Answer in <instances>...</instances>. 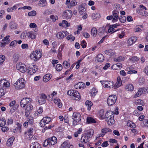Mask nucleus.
<instances>
[{"mask_svg": "<svg viewBox=\"0 0 148 148\" xmlns=\"http://www.w3.org/2000/svg\"><path fill=\"white\" fill-rule=\"evenodd\" d=\"M19 55L17 53H15L13 56V60L15 62H17L18 59L19 58Z\"/></svg>", "mask_w": 148, "mask_h": 148, "instance_id": "44", "label": "nucleus"}, {"mask_svg": "<svg viewBox=\"0 0 148 148\" xmlns=\"http://www.w3.org/2000/svg\"><path fill=\"white\" fill-rule=\"evenodd\" d=\"M48 139L50 145H53L57 142V138L54 136H53L51 138H48Z\"/></svg>", "mask_w": 148, "mask_h": 148, "instance_id": "20", "label": "nucleus"}, {"mask_svg": "<svg viewBox=\"0 0 148 148\" xmlns=\"http://www.w3.org/2000/svg\"><path fill=\"white\" fill-rule=\"evenodd\" d=\"M73 119H77L78 120H81V115L78 112H74L73 115Z\"/></svg>", "mask_w": 148, "mask_h": 148, "instance_id": "23", "label": "nucleus"}, {"mask_svg": "<svg viewBox=\"0 0 148 148\" xmlns=\"http://www.w3.org/2000/svg\"><path fill=\"white\" fill-rule=\"evenodd\" d=\"M114 114L117 115L119 114L118 108L116 107L115 110V112L112 111H108L105 114V118L108 119L110 118V116H112V115H114Z\"/></svg>", "mask_w": 148, "mask_h": 148, "instance_id": "7", "label": "nucleus"}, {"mask_svg": "<svg viewBox=\"0 0 148 148\" xmlns=\"http://www.w3.org/2000/svg\"><path fill=\"white\" fill-rule=\"evenodd\" d=\"M36 12L35 10H33L29 12L28 14V15L29 16H34L36 15Z\"/></svg>", "mask_w": 148, "mask_h": 148, "instance_id": "45", "label": "nucleus"}, {"mask_svg": "<svg viewBox=\"0 0 148 148\" xmlns=\"http://www.w3.org/2000/svg\"><path fill=\"white\" fill-rule=\"evenodd\" d=\"M25 81L23 78L18 79L16 82L14 84V86L16 89L18 90L21 89L25 87Z\"/></svg>", "mask_w": 148, "mask_h": 148, "instance_id": "2", "label": "nucleus"}, {"mask_svg": "<svg viewBox=\"0 0 148 148\" xmlns=\"http://www.w3.org/2000/svg\"><path fill=\"white\" fill-rule=\"evenodd\" d=\"M16 68L22 73H24L26 71V67L25 65L21 62L18 63L16 65Z\"/></svg>", "mask_w": 148, "mask_h": 148, "instance_id": "5", "label": "nucleus"}, {"mask_svg": "<svg viewBox=\"0 0 148 148\" xmlns=\"http://www.w3.org/2000/svg\"><path fill=\"white\" fill-rule=\"evenodd\" d=\"M86 132L87 133H86V136H87L89 138L92 137L93 135L94 134V130L91 129L88 130Z\"/></svg>", "mask_w": 148, "mask_h": 148, "instance_id": "25", "label": "nucleus"}, {"mask_svg": "<svg viewBox=\"0 0 148 148\" xmlns=\"http://www.w3.org/2000/svg\"><path fill=\"white\" fill-rule=\"evenodd\" d=\"M97 92V91L95 90V88H93L91 91L90 93L91 94V96L93 97L95 96Z\"/></svg>", "mask_w": 148, "mask_h": 148, "instance_id": "51", "label": "nucleus"}, {"mask_svg": "<svg viewBox=\"0 0 148 148\" xmlns=\"http://www.w3.org/2000/svg\"><path fill=\"white\" fill-rule=\"evenodd\" d=\"M136 37H132L129 39L127 42V44L129 46H131L137 40Z\"/></svg>", "mask_w": 148, "mask_h": 148, "instance_id": "21", "label": "nucleus"}, {"mask_svg": "<svg viewBox=\"0 0 148 148\" xmlns=\"http://www.w3.org/2000/svg\"><path fill=\"white\" fill-rule=\"evenodd\" d=\"M70 146L69 143L66 141L62 144L60 148H69Z\"/></svg>", "mask_w": 148, "mask_h": 148, "instance_id": "27", "label": "nucleus"}, {"mask_svg": "<svg viewBox=\"0 0 148 148\" xmlns=\"http://www.w3.org/2000/svg\"><path fill=\"white\" fill-rule=\"evenodd\" d=\"M147 10V9H138L136 11L137 12L140 14L144 16H147L148 14V13L146 11Z\"/></svg>", "mask_w": 148, "mask_h": 148, "instance_id": "15", "label": "nucleus"}, {"mask_svg": "<svg viewBox=\"0 0 148 148\" xmlns=\"http://www.w3.org/2000/svg\"><path fill=\"white\" fill-rule=\"evenodd\" d=\"M85 3H82L78 7V10L80 14H83L86 11V9L85 8Z\"/></svg>", "mask_w": 148, "mask_h": 148, "instance_id": "16", "label": "nucleus"}, {"mask_svg": "<svg viewBox=\"0 0 148 148\" xmlns=\"http://www.w3.org/2000/svg\"><path fill=\"white\" fill-rule=\"evenodd\" d=\"M13 122V119L11 118H10L8 119L7 124L8 125L12 124Z\"/></svg>", "mask_w": 148, "mask_h": 148, "instance_id": "57", "label": "nucleus"}, {"mask_svg": "<svg viewBox=\"0 0 148 148\" xmlns=\"http://www.w3.org/2000/svg\"><path fill=\"white\" fill-rule=\"evenodd\" d=\"M119 20L122 23H125L126 20V17L124 16H121L119 18Z\"/></svg>", "mask_w": 148, "mask_h": 148, "instance_id": "48", "label": "nucleus"}, {"mask_svg": "<svg viewBox=\"0 0 148 148\" xmlns=\"http://www.w3.org/2000/svg\"><path fill=\"white\" fill-rule=\"evenodd\" d=\"M33 109V106L31 104H28L26 106L25 110V116L26 117L28 116Z\"/></svg>", "mask_w": 148, "mask_h": 148, "instance_id": "9", "label": "nucleus"}, {"mask_svg": "<svg viewBox=\"0 0 148 148\" xmlns=\"http://www.w3.org/2000/svg\"><path fill=\"white\" fill-rule=\"evenodd\" d=\"M139 89L142 94L146 93L147 91V89L144 87L140 88Z\"/></svg>", "mask_w": 148, "mask_h": 148, "instance_id": "56", "label": "nucleus"}, {"mask_svg": "<svg viewBox=\"0 0 148 148\" xmlns=\"http://www.w3.org/2000/svg\"><path fill=\"white\" fill-rule=\"evenodd\" d=\"M127 125L132 128H134L136 127L135 124L132 122H128Z\"/></svg>", "mask_w": 148, "mask_h": 148, "instance_id": "50", "label": "nucleus"}, {"mask_svg": "<svg viewBox=\"0 0 148 148\" xmlns=\"http://www.w3.org/2000/svg\"><path fill=\"white\" fill-rule=\"evenodd\" d=\"M50 18L53 20V21L55 22L56 20H57L58 18L57 16H54V15H52L50 16Z\"/></svg>", "mask_w": 148, "mask_h": 148, "instance_id": "60", "label": "nucleus"}, {"mask_svg": "<svg viewBox=\"0 0 148 148\" xmlns=\"http://www.w3.org/2000/svg\"><path fill=\"white\" fill-rule=\"evenodd\" d=\"M27 36L29 38L32 39H35L36 38V35L33 31H30L27 33Z\"/></svg>", "mask_w": 148, "mask_h": 148, "instance_id": "26", "label": "nucleus"}, {"mask_svg": "<svg viewBox=\"0 0 148 148\" xmlns=\"http://www.w3.org/2000/svg\"><path fill=\"white\" fill-rule=\"evenodd\" d=\"M85 84L83 82H79L75 86L76 89H83L84 88Z\"/></svg>", "mask_w": 148, "mask_h": 148, "instance_id": "24", "label": "nucleus"}, {"mask_svg": "<svg viewBox=\"0 0 148 148\" xmlns=\"http://www.w3.org/2000/svg\"><path fill=\"white\" fill-rule=\"evenodd\" d=\"M30 148H41L40 145L37 142L32 143L30 146Z\"/></svg>", "mask_w": 148, "mask_h": 148, "instance_id": "30", "label": "nucleus"}, {"mask_svg": "<svg viewBox=\"0 0 148 148\" xmlns=\"http://www.w3.org/2000/svg\"><path fill=\"white\" fill-rule=\"evenodd\" d=\"M112 130L108 128H105L102 129L101 130V132L105 135L107 132H111Z\"/></svg>", "mask_w": 148, "mask_h": 148, "instance_id": "35", "label": "nucleus"}, {"mask_svg": "<svg viewBox=\"0 0 148 148\" xmlns=\"http://www.w3.org/2000/svg\"><path fill=\"white\" fill-rule=\"evenodd\" d=\"M41 56L42 53L40 51H36L31 53L30 57L31 59L36 61L41 58Z\"/></svg>", "mask_w": 148, "mask_h": 148, "instance_id": "3", "label": "nucleus"}, {"mask_svg": "<svg viewBox=\"0 0 148 148\" xmlns=\"http://www.w3.org/2000/svg\"><path fill=\"white\" fill-rule=\"evenodd\" d=\"M10 41V40H8L6 42H3L0 43V45L1 47H3L5 46L6 44L9 43Z\"/></svg>", "mask_w": 148, "mask_h": 148, "instance_id": "59", "label": "nucleus"}, {"mask_svg": "<svg viewBox=\"0 0 148 148\" xmlns=\"http://www.w3.org/2000/svg\"><path fill=\"white\" fill-rule=\"evenodd\" d=\"M122 84V82L120 77H118L117 82L113 86L114 89H116L120 87Z\"/></svg>", "mask_w": 148, "mask_h": 148, "instance_id": "19", "label": "nucleus"}, {"mask_svg": "<svg viewBox=\"0 0 148 148\" xmlns=\"http://www.w3.org/2000/svg\"><path fill=\"white\" fill-rule=\"evenodd\" d=\"M77 4V2L75 0H73L71 1L70 4L68 5V8H71L72 7L76 5Z\"/></svg>", "mask_w": 148, "mask_h": 148, "instance_id": "37", "label": "nucleus"}, {"mask_svg": "<svg viewBox=\"0 0 148 148\" xmlns=\"http://www.w3.org/2000/svg\"><path fill=\"white\" fill-rule=\"evenodd\" d=\"M69 34L67 31L59 32L56 34V37L59 39H62Z\"/></svg>", "mask_w": 148, "mask_h": 148, "instance_id": "13", "label": "nucleus"}, {"mask_svg": "<svg viewBox=\"0 0 148 148\" xmlns=\"http://www.w3.org/2000/svg\"><path fill=\"white\" fill-rule=\"evenodd\" d=\"M28 123L31 125H32L34 123V119L31 116H28L27 117Z\"/></svg>", "mask_w": 148, "mask_h": 148, "instance_id": "42", "label": "nucleus"}, {"mask_svg": "<svg viewBox=\"0 0 148 148\" xmlns=\"http://www.w3.org/2000/svg\"><path fill=\"white\" fill-rule=\"evenodd\" d=\"M51 75L49 74H47L45 75L43 78V81L45 82H47L51 79Z\"/></svg>", "mask_w": 148, "mask_h": 148, "instance_id": "34", "label": "nucleus"}, {"mask_svg": "<svg viewBox=\"0 0 148 148\" xmlns=\"http://www.w3.org/2000/svg\"><path fill=\"white\" fill-rule=\"evenodd\" d=\"M125 58L124 57L120 56L117 58H116L114 59V60L116 62H121L124 60Z\"/></svg>", "mask_w": 148, "mask_h": 148, "instance_id": "41", "label": "nucleus"}, {"mask_svg": "<svg viewBox=\"0 0 148 148\" xmlns=\"http://www.w3.org/2000/svg\"><path fill=\"white\" fill-rule=\"evenodd\" d=\"M10 27L11 29H16L17 28V25L14 22H11L10 24Z\"/></svg>", "mask_w": 148, "mask_h": 148, "instance_id": "40", "label": "nucleus"}, {"mask_svg": "<svg viewBox=\"0 0 148 148\" xmlns=\"http://www.w3.org/2000/svg\"><path fill=\"white\" fill-rule=\"evenodd\" d=\"M1 130L3 132H7L9 130V128L7 127L3 126L2 127Z\"/></svg>", "mask_w": 148, "mask_h": 148, "instance_id": "63", "label": "nucleus"}, {"mask_svg": "<svg viewBox=\"0 0 148 148\" xmlns=\"http://www.w3.org/2000/svg\"><path fill=\"white\" fill-rule=\"evenodd\" d=\"M68 95L74 100H79L80 99V95L79 92L76 90H69L67 92Z\"/></svg>", "mask_w": 148, "mask_h": 148, "instance_id": "1", "label": "nucleus"}, {"mask_svg": "<svg viewBox=\"0 0 148 148\" xmlns=\"http://www.w3.org/2000/svg\"><path fill=\"white\" fill-rule=\"evenodd\" d=\"M89 138L86 136V133H84L82 135L81 138V142L82 143H86L88 142Z\"/></svg>", "mask_w": 148, "mask_h": 148, "instance_id": "17", "label": "nucleus"}, {"mask_svg": "<svg viewBox=\"0 0 148 148\" xmlns=\"http://www.w3.org/2000/svg\"><path fill=\"white\" fill-rule=\"evenodd\" d=\"M51 121V119L49 117H46L43 118L41 120L40 124L41 127H44L45 124L48 123Z\"/></svg>", "mask_w": 148, "mask_h": 148, "instance_id": "8", "label": "nucleus"}, {"mask_svg": "<svg viewBox=\"0 0 148 148\" xmlns=\"http://www.w3.org/2000/svg\"><path fill=\"white\" fill-rule=\"evenodd\" d=\"M92 17L93 20L96 21L100 17V16L99 13L95 12L92 14Z\"/></svg>", "mask_w": 148, "mask_h": 148, "instance_id": "28", "label": "nucleus"}, {"mask_svg": "<svg viewBox=\"0 0 148 148\" xmlns=\"http://www.w3.org/2000/svg\"><path fill=\"white\" fill-rule=\"evenodd\" d=\"M106 119L109 125H112L114 123L115 121L114 119V115H112V116H110V118Z\"/></svg>", "mask_w": 148, "mask_h": 148, "instance_id": "22", "label": "nucleus"}, {"mask_svg": "<svg viewBox=\"0 0 148 148\" xmlns=\"http://www.w3.org/2000/svg\"><path fill=\"white\" fill-rule=\"evenodd\" d=\"M26 36H27V33L23 32L20 36V38L22 39H24L26 38Z\"/></svg>", "mask_w": 148, "mask_h": 148, "instance_id": "58", "label": "nucleus"}, {"mask_svg": "<svg viewBox=\"0 0 148 148\" xmlns=\"http://www.w3.org/2000/svg\"><path fill=\"white\" fill-rule=\"evenodd\" d=\"M139 60V58L136 56H134L130 59V60L133 62H137Z\"/></svg>", "mask_w": 148, "mask_h": 148, "instance_id": "53", "label": "nucleus"}, {"mask_svg": "<svg viewBox=\"0 0 148 148\" xmlns=\"http://www.w3.org/2000/svg\"><path fill=\"white\" fill-rule=\"evenodd\" d=\"M31 101L30 98H25L23 99L20 102V106L21 107L24 108L25 106L28 103Z\"/></svg>", "mask_w": 148, "mask_h": 148, "instance_id": "10", "label": "nucleus"}, {"mask_svg": "<svg viewBox=\"0 0 148 148\" xmlns=\"http://www.w3.org/2000/svg\"><path fill=\"white\" fill-rule=\"evenodd\" d=\"M47 98L46 95L43 93L41 94L40 97L38 98V103L40 104H42L45 103Z\"/></svg>", "mask_w": 148, "mask_h": 148, "instance_id": "11", "label": "nucleus"}, {"mask_svg": "<svg viewBox=\"0 0 148 148\" xmlns=\"http://www.w3.org/2000/svg\"><path fill=\"white\" fill-rule=\"evenodd\" d=\"M63 64L64 66H65V68L66 69L69 67L70 65V63H69L66 61H64L63 62Z\"/></svg>", "mask_w": 148, "mask_h": 148, "instance_id": "55", "label": "nucleus"}, {"mask_svg": "<svg viewBox=\"0 0 148 148\" xmlns=\"http://www.w3.org/2000/svg\"><path fill=\"white\" fill-rule=\"evenodd\" d=\"M17 7L16 5H14L13 7L11 8H8L7 10V11L8 12H12L14 10L17 9Z\"/></svg>", "mask_w": 148, "mask_h": 148, "instance_id": "43", "label": "nucleus"}, {"mask_svg": "<svg viewBox=\"0 0 148 148\" xmlns=\"http://www.w3.org/2000/svg\"><path fill=\"white\" fill-rule=\"evenodd\" d=\"M117 99V97L116 95H110L107 99V103L109 106H112L115 103Z\"/></svg>", "mask_w": 148, "mask_h": 148, "instance_id": "4", "label": "nucleus"}, {"mask_svg": "<svg viewBox=\"0 0 148 148\" xmlns=\"http://www.w3.org/2000/svg\"><path fill=\"white\" fill-rule=\"evenodd\" d=\"M64 16L66 18H70L72 15V11L70 10H67L64 12Z\"/></svg>", "mask_w": 148, "mask_h": 148, "instance_id": "18", "label": "nucleus"}, {"mask_svg": "<svg viewBox=\"0 0 148 148\" xmlns=\"http://www.w3.org/2000/svg\"><path fill=\"white\" fill-rule=\"evenodd\" d=\"M5 60V57L4 55H0V65Z\"/></svg>", "mask_w": 148, "mask_h": 148, "instance_id": "52", "label": "nucleus"}, {"mask_svg": "<svg viewBox=\"0 0 148 148\" xmlns=\"http://www.w3.org/2000/svg\"><path fill=\"white\" fill-rule=\"evenodd\" d=\"M6 123V121L4 118H0V127H2L4 126Z\"/></svg>", "mask_w": 148, "mask_h": 148, "instance_id": "39", "label": "nucleus"}, {"mask_svg": "<svg viewBox=\"0 0 148 148\" xmlns=\"http://www.w3.org/2000/svg\"><path fill=\"white\" fill-rule=\"evenodd\" d=\"M66 39L68 40L71 39L72 41H73L75 39V37L74 36L73 37L72 35H70L66 37Z\"/></svg>", "mask_w": 148, "mask_h": 148, "instance_id": "61", "label": "nucleus"}, {"mask_svg": "<svg viewBox=\"0 0 148 148\" xmlns=\"http://www.w3.org/2000/svg\"><path fill=\"white\" fill-rule=\"evenodd\" d=\"M91 35L93 37L96 36L97 34V29L95 27H92L91 31Z\"/></svg>", "mask_w": 148, "mask_h": 148, "instance_id": "32", "label": "nucleus"}, {"mask_svg": "<svg viewBox=\"0 0 148 148\" xmlns=\"http://www.w3.org/2000/svg\"><path fill=\"white\" fill-rule=\"evenodd\" d=\"M62 69V66L60 64H57L56 66V70L58 71H61Z\"/></svg>", "mask_w": 148, "mask_h": 148, "instance_id": "49", "label": "nucleus"}, {"mask_svg": "<svg viewBox=\"0 0 148 148\" xmlns=\"http://www.w3.org/2000/svg\"><path fill=\"white\" fill-rule=\"evenodd\" d=\"M33 131L34 130L33 128L31 127L30 128L27 130V132L25 133V134H27L29 136L27 137V138L29 139H32L33 138V136L32 135Z\"/></svg>", "mask_w": 148, "mask_h": 148, "instance_id": "14", "label": "nucleus"}, {"mask_svg": "<svg viewBox=\"0 0 148 148\" xmlns=\"http://www.w3.org/2000/svg\"><path fill=\"white\" fill-rule=\"evenodd\" d=\"M101 82L104 87L111 88L113 87L114 83L112 81H101Z\"/></svg>", "mask_w": 148, "mask_h": 148, "instance_id": "6", "label": "nucleus"}, {"mask_svg": "<svg viewBox=\"0 0 148 148\" xmlns=\"http://www.w3.org/2000/svg\"><path fill=\"white\" fill-rule=\"evenodd\" d=\"M134 89V86L132 84H129L126 85L125 89L128 91H132Z\"/></svg>", "mask_w": 148, "mask_h": 148, "instance_id": "29", "label": "nucleus"}, {"mask_svg": "<svg viewBox=\"0 0 148 148\" xmlns=\"http://www.w3.org/2000/svg\"><path fill=\"white\" fill-rule=\"evenodd\" d=\"M105 53L106 54L110 56H113L115 53L114 51L112 49L106 50L105 51Z\"/></svg>", "mask_w": 148, "mask_h": 148, "instance_id": "31", "label": "nucleus"}, {"mask_svg": "<svg viewBox=\"0 0 148 148\" xmlns=\"http://www.w3.org/2000/svg\"><path fill=\"white\" fill-rule=\"evenodd\" d=\"M47 3L46 0H40L39 2L38 5L41 7H44L47 5Z\"/></svg>", "mask_w": 148, "mask_h": 148, "instance_id": "36", "label": "nucleus"}, {"mask_svg": "<svg viewBox=\"0 0 148 148\" xmlns=\"http://www.w3.org/2000/svg\"><path fill=\"white\" fill-rule=\"evenodd\" d=\"M38 69V67L36 65H34L32 67V71L33 73H35Z\"/></svg>", "mask_w": 148, "mask_h": 148, "instance_id": "62", "label": "nucleus"}, {"mask_svg": "<svg viewBox=\"0 0 148 148\" xmlns=\"http://www.w3.org/2000/svg\"><path fill=\"white\" fill-rule=\"evenodd\" d=\"M112 22H114L117 21L119 17V12L114 10L112 12Z\"/></svg>", "mask_w": 148, "mask_h": 148, "instance_id": "12", "label": "nucleus"}, {"mask_svg": "<svg viewBox=\"0 0 148 148\" xmlns=\"http://www.w3.org/2000/svg\"><path fill=\"white\" fill-rule=\"evenodd\" d=\"M97 61L99 62H102L104 60V57L103 55L101 54H98L97 57Z\"/></svg>", "mask_w": 148, "mask_h": 148, "instance_id": "33", "label": "nucleus"}, {"mask_svg": "<svg viewBox=\"0 0 148 148\" xmlns=\"http://www.w3.org/2000/svg\"><path fill=\"white\" fill-rule=\"evenodd\" d=\"M43 112L42 109L40 107L39 108V109H38L37 112H35L34 113V115L35 116H38L39 114Z\"/></svg>", "mask_w": 148, "mask_h": 148, "instance_id": "47", "label": "nucleus"}, {"mask_svg": "<svg viewBox=\"0 0 148 148\" xmlns=\"http://www.w3.org/2000/svg\"><path fill=\"white\" fill-rule=\"evenodd\" d=\"M86 43L85 41L83 40L81 42L80 45L82 48H85L86 47Z\"/></svg>", "mask_w": 148, "mask_h": 148, "instance_id": "64", "label": "nucleus"}, {"mask_svg": "<svg viewBox=\"0 0 148 148\" xmlns=\"http://www.w3.org/2000/svg\"><path fill=\"white\" fill-rule=\"evenodd\" d=\"M17 125L18 127L16 128V130L20 133H21V127L22 125L19 123H17Z\"/></svg>", "mask_w": 148, "mask_h": 148, "instance_id": "54", "label": "nucleus"}, {"mask_svg": "<svg viewBox=\"0 0 148 148\" xmlns=\"http://www.w3.org/2000/svg\"><path fill=\"white\" fill-rule=\"evenodd\" d=\"M87 121L88 123H95L96 121L93 118L90 117H88L87 118Z\"/></svg>", "mask_w": 148, "mask_h": 148, "instance_id": "38", "label": "nucleus"}, {"mask_svg": "<svg viewBox=\"0 0 148 148\" xmlns=\"http://www.w3.org/2000/svg\"><path fill=\"white\" fill-rule=\"evenodd\" d=\"M104 111L103 109L101 110L99 112V115L101 118H105V115H104Z\"/></svg>", "mask_w": 148, "mask_h": 148, "instance_id": "46", "label": "nucleus"}]
</instances>
